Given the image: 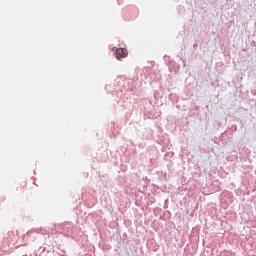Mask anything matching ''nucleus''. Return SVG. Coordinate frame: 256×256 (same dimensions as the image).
I'll list each match as a JSON object with an SVG mask.
<instances>
[{
    "label": "nucleus",
    "instance_id": "f257e3e1",
    "mask_svg": "<svg viewBox=\"0 0 256 256\" xmlns=\"http://www.w3.org/2000/svg\"><path fill=\"white\" fill-rule=\"evenodd\" d=\"M116 59L121 61V59H125L129 53L127 52V49L125 48H117L116 50Z\"/></svg>",
    "mask_w": 256,
    "mask_h": 256
},
{
    "label": "nucleus",
    "instance_id": "f03ea898",
    "mask_svg": "<svg viewBox=\"0 0 256 256\" xmlns=\"http://www.w3.org/2000/svg\"><path fill=\"white\" fill-rule=\"evenodd\" d=\"M13 237H15V234L13 232H8V238H5L4 241H9V239H11V243H13Z\"/></svg>",
    "mask_w": 256,
    "mask_h": 256
}]
</instances>
